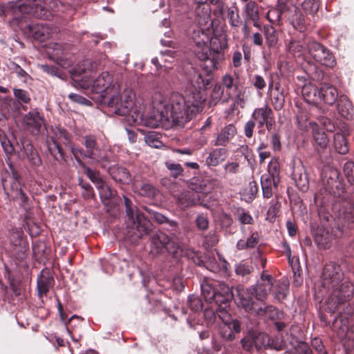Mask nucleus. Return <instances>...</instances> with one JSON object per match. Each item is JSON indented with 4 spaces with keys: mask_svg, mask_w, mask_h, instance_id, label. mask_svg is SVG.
I'll return each mask as SVG.
<instances>
[{
    "mask_svg": "<svg viewBox=\"0 0 354 354\" xmlns=\"http://www.w3.org/2000/svg\"><path fill=\"white\" fill-rule=\"evenodd\" d=\"M96 67L95 62L86 59L75 67L71 75L76 86L99 94L98 100L100 102L105 95L116 92L119 89V85L113 75L107 71L101 73L94 78L93 73Z\"/></svg>",
    "mask_w": 354,
    "mask_h": 354,
    "instance_id": "nucleus-1",
    "label": "nucleus"
},
{
    "mask_svg": "<svg viewBox=\"0 0 354 354\" xmlns=\"http://www.w3.org/2000/svg\"><path fill=\"white\" fill-rule=\"evenodd\" d=\"M334 224L330 229L317 227L313 232L315 243L320 250H327L335 238L347 233V230L354 227V205L344 201L333 204Z\"/></svg>",
    "mask_w": 354,
    "mask_h": 354,
    "instance_id": "nucleus-2",
    "label": "nucleus"
},
{
    "mask_svg": "<svg viewBox=\"0 0 354 354\" xmlns=\"http://www.w3.org/2000/svg\"><path fill=\"white\" fill-rule=\"evenodd\" d=\"M322 286L331 293L326 301V310L334 313L339 306L348 301L353 294V284L344 277L339 265L334 262L326 263L322 276Z\"/></svg>",
    "mask_w": 354,
    "mask_h": 354,
    "instance_id": "nucleus-3",
    "label": "nucleus"
},
{
    "mask_svg": "<svg viewBox=\"0 0 354 354\" xmlns=\"http://www.w3.org/2000/svg\"><path fill=\"white\" fill-rule=\"evenodd\" d=\"M205 100L199 92L186 93L185 96L178 93L172 94L169 102H167L172 125L178 128L184 127L203 111Z\"/></svg>",
    "mask_w": 354,
    "mask_h": 354,
    "instance_id": "nucleus-4",
    "label": "nucleus"
},
{
    "mask_svg": "<svg viewBox=\"0 0 354 354\" xmlns=\"http://www.w3.org/2000/svg\"><path fill=\"white\" fill-rule=\"evenodd\" d=\"M169 106L167 102H153V109L146 115L136 109L131 115L129 123L140 124L150 128H157L169 123Z\"/></svg>",
    "mask_w": 354,
    "mask_h": 354,
    "instance_id": "nucleus-5",
    "label": "nucleus"
},
{
    "mask_svg": "<svg viewBox=\"0 0 354 354\" xmlns=\"http://www.w3.org/2000/svg\"><path fill=\"white\" fill-rule=\"evenodd\" d=\"M196 21L198 25L192 28L191 39L194 44V53L201 60L207 57L209 50L207 44L212 33V28H210L212 23L207 11L202 16L198 15Z\"/></svg>",
    "mask_w": 354,
    "mask_h": 354,
    "instance_id": "nucleus-6",
    "label": "nucleus"
},
{
    "mask_svg": "<svg viewBox=\"0 0 354 354\" xmlns=\"http://www.w3.org/2000/svg\"><path fill=\"white\" fill-rule=\"evenodd\" d=\"M100 103L107 106L111 111L117 115L128 117V122L131 120V115L137 109L135 108V93L130 90H124L122 93L119 89L109 95H105Z\"/></svg>",
    "mask_w": 354,
    "mask_h": 354,
    "instance_id": "nucleus-7",
    "label": "nucleus"
},
{
    "mask_svg": "<svg viewBox=\"0 0 354 354\" xmlns=\"http://www.w3.org/2000/svg\"><path fill=\"white\" fill-rule=\"evenodd\" d=\"M124 203L126 212L125 223L127 227L133 232V234L138 239H141L144 236L149 234L152 230V223L149 218L138 210L134 205L132 201L124 196Z\"/></svg>",
    "mask_w": 354,
    "mask_h": 354,
    "instance_id": "nucleus-8",
    "label": "nucleus"
},
{
    "mask_svg": "<svg viewBox=\"0 0 354 354\" xmlns=\"http://www.w3.org/2000/svg\"><path fill=\"white\" fill-rule=\"evenodd\" d=\"M209 41L207 57L201 59L203 62L202 67L207 74L218 68L224 59V50L227 48V36L225 34L209 37Z\"/></svg>",
    "mask_w": 354,
    "mask_h": 354,
    "instance_id": "nucleus-9",
    "label": "nucleus"
},
{
    "mask_svg": "<svg viewBox=\"0 0 354 354\" xmlns=\"http://www.w3.org/2000/svg\"><path fill=\"white\" fill-rule=\"evenodd\" d=\"M151 252L156 254L167 252L177 261L183 255V250L177 242L163 232H158L152 236Z\"/></svg>",
    "mask_w": 354,
    "mask_h": 354,
    "instance_id": "nucleus-10",
    "label": "nucleus"
},
{
    "mask_svg": "<svg viewBox=\"0 0 354 354\" xmlns=\"http://www.w3.org/2000/svg\"><path fill=\"white\" fill-rule=\"evenodd\" d=\"M322 183L324 189L326 192L333 195L335 198H339L335 203L348 200L344 197L345 191L344 184L339 177V172L335 169H330L324 173L322 178ZM353 205V203L349 201Z\"/></svg>",
    "mask_w": 354,
    "mask_h": 354,
    "instance_id": "nucleus-11",
    "label": "nucleus"
},
{
    "mask_svg": "<svg viewBox=\"0 0 354 354\" xmlns=\"http://www.w3.org/2000/svg\"><path fill=\"white\" fill-rule=\"evenodd\" d=\"M191 190L182 192L177 198L178 202L184 207H187L197 204L203 205L204 194L209 192L205 189V185L199 182L192 183L189 185Z\"/></svg>",
    "mask_w": 354,
    "mask_h": 354,
    "instance_id": "nucleus-12",
    "label": "nucleus"
},
{
    "mask_svg": "<svg viewBox=\"0 0 354 354\" xmlns=\"http://www.w3.org/2000/svg\"><path fill=\"white\" fill-rule=\"evenodd\" d=\"M56 3L53 0H29L26 3L19 5V10L37 18L48 19L50 10L55 8Z\"/></svg>",
    "mask_w": 354,
    "mask_h": 354,
    "instance_id": "nucleus-13",
    "label": "nucleus"
},
{
    "mask_svg": "<svg viewBox=\"0 0 354 354\" xmlns=\"http://www.w3.org/2000/svg\"><path fill=\"white\" fill-rule=\"evenodd\" d=\"M310 56L318 63L329 68L336 65V59L333 53L321 43L311 40L307 44Z\"/></svg>",
    "mask_w": 354,
    "mask_h": 354,
    "instance_id": "nucleus-14",
    "label": "nucleus"
},
{
    "mask_svg": "<svg viewBox=\"0 0 354 354\" xmlns=\"http://www.w3.org/2000/svg\"><path fill=\"white\" fill-rule=\"evenodd\" d=\"M84 146L87 158L91 159L93 163H100L102 168H106V163L109 162V157L106 151L100 148L95 137L93 136H85Z\"/></svg>",
    "mask_w": 354,
    "mask_h": 354,
    "instance_id": "nucleus-15",
    "label": "nucleus"
},
{
    "mask_svg": "<svg viewBox=\"0 0 354 354\" xmlns=\"http://www.w3.org/2000/svg\"><path fill=\"white\" fill-rule=\"evenodd\" d=\"M6 162L8 166L9 170L12 174L13 182L11 184V189L10 192H8V196L14 201H19L21 206H26L28 203V197L26 193L23 191L20 183L19 178L20 175L15 169L11 160L7 158Z\"/></svg>",
    "mask_w": 354,
    "mask_h": 354,
    "instance_id": "nucleus-16",
    "label": "nucleus"
},
{
    "mask_svg": "<svg viewBox=\"0 0 354 354\" xmlns=\"http://www.w3.org/2000/svg\"><path fill=\"white\" fill-rule=\"evenodd\" d=\"M236 291L238 306L243 308L246 312L252 314L257 306V304L253 299L255 297L254 288L251 287L248 288H239Z\"/></svg>",
    "mask_w": 354,
    "mask_h": 354,
    "instance_id": "nucleus-17",
    "label": "nucleus"
},
{
    "mask_svg": "<svg viewBox=\"0 0 354 354\" xmlns=\"http://www.w3.org/2000/svg\"><path fill=\"white\" fill-rule=\"evenodd\" d=\"M192 73L190 76L191 87L186 93L193 94L199 92L203 97H205V91L209 88L212 79L210 77H203L202 75L192 67Z\"/></svg>",
    "mask_w": 354,
    "mask_h": 354,
    "instance_id": "nucleus-18",
    "label": "nucleus"
},
{
    "mask_svg": "<svg viewBox=\"0 0 354 354\" xmlns=\"http://www.w3.org/2000/svg\"><path fill=\"white\" fill-rule=\"evenodd\" d=\"M252 314L261 318L273 321L283 319L285 317L283 312L272 305L264 303L260 305L257 304Z\"/></svg>",
    "mask_w": 354,
    "mask_h": 354,
    "instance_id": "nucleus-19",
    "label": "nucleus"
},
{
    "mask_svg": "<svg viewBox=\"0 0 354 354\" xmlns=\"http://www.w3.org/2000/svg\"><path fill=\"white\" fill-rule=\"evenodd\" d=\"M292 177L295 185L302 192H306L309 188V179L306 167L301 162L293 167Z\"/></svg>",
    "mask_w": 354,
    "mask_h": 354,
    "instance_id": "nucleus-20",
    "label": "nucleus"
},
{
    "mask_svg": "<svg viewBox=\"0 0 354 354\" xmlns=\"http://www.w3.org/2000/svg\"><path fill=\"white\" fill-rule=\"evenodd\" d=\"M28 33L35 40L39 41H44L52 37V28L43 24H37L35 25H29Z\"/></svg>",
    "mask_w": 354,
    "mask_h": 354,
    "instance_id": "nucleus-21",
    "label": "nucleus"
},
{
    "mask_svg": "<svg viewBox=\"0 0 354 354\" xmlns=\"http://www.w3.org/2000/svg\"><path fill=\"white\" fill-rule=\"evenodd\" d=\"M24 122L32 133H38L44 124V120L36 109L29 111L24 117Z\"/></svg>",
    "mask_w": 354,
    "mask_h": 354,
    "instance_id": "nucleus-22",
    "label": "nucleus"
},
{
    "mask_svg": "<svg viewBox=\"0 0 354 354\" xmlns=\"http://www.w3.org/2000/svg\"><path fill=\"white\" fill-rule=\"evenodd\" d=\"M236 132V128L234 124H230L225 126L217 134L216 140L213 141V145L214 146L226 147L235 136Z\"/></svg>",
    "mask_w": 354,
    "mask_h": 354,
    "instance_id": "nucleus-23",
    "label": "nucleus"
},
{
    "mask_svg": "<svg viewBox=\"0 0 354 354\" xmlns=\"http://www.w3.org/2000/svg\"><path fill=\"white\" fill-rule=\"evenodd\" d=\"M337 111L338 113L346 120H351L354 117V108L348 97L341 95L337 101Z\"/></svg>",
    "mask_w": 354,
    "mask_h": 354,
    "instance_id": "nucleus-24",
    "label": "nucleus"
},
{
    "mask_svg": "<svg viewBox=\"0 0 354 354\" xmlns=\"http://www.w3.org/2000/svg\"><path fill=\"white\" fill-rule=\"evenodd\" d=\"M302 95L308 103L319 104L321 102V86L313 84H305L302 88Z\"/></svg>",
    "mask_w": 354,
    "mask_h": 354,
    "instance_id": "nucleus-25",
    "label": "nucleus"
},
{
    "mask_svg": "<svg viewBox=\"0 0 354 354\" xmlns=\"http://www.w3.org/2000/svg\"><path fill=\"white\" fill-rule=\"evenodd\" d=\"M17 239L15 240L11 239L12 243V254L18 260L22 261L27 257V252L28 250V243L21 239L19 234H17Z\"/></svg>",
    "mask_w": 354,
    "mask_h": 354,
    "instance_id": "nucleus-26",
    "label": "nucleus"
},
{
    "mask_svg": "<svg viewBox=\"0 0 354 354\" xmlns=\"http://www.w3.org/2000/svg\"><path fill=\"white\" fill-rule=\"evenodd\" d=\"M339 95L337 88L328 84H324L321 86V102L326 104L333 105L339 99Z\"/></svg>",
    "mask_w": 354,
    "mask_h": 354,
    "instance_id": "nucleus-27",
    "label": "nucleus"
},
{
    "mask_svg": "<svg viewBox=\"0 0 354 354\" xmlns=\"http://www.w3.org/2000/svg\"><path fill=\"white\" fill-rule=\"evenodd\" d=\"M142 209L149 214L150 219H153L158 224H167L168 225V230H175L177 227V223L175 221L169 220L162 214L157 212L148 207H143Z\"/></svg>",
    "mask_w": 354,
    "mask_h": 354,
    "instance_id": "nucleus-28",
    "label": "nucleus"
},
{
    "mask_svg": "<svg viewBox=\"0 0 354 354\" xmlns=\"http://www.w3.org/2000/svg\"><path fill=\"white\" fill-rule=\"evenodd\" d=\"M273 116V111L268 105L255 109L252 114V118L257 122L259 127H262L264 122Z\"/></svg>",
    "mask_w": 354,
    "mask_h": 354,
    "instance_id": "nucleus-29",
    "label": "nucleus"
},
{
    "mask_svg": "<svg viewBox=\"0 0 354 354\" xmlns=\"http://www.w3.org/2000/svg\"><path fill=\"white\" fill-rule=\"evenodd\" d=\"M280 179L272 178V177L262 175L261 177V185L264 198H270L273 194V188H277Z\"/></svg>",
    "mask_w": 354,
    "mask_h": 354,
    "instance_id": "nucleus-30",
    "label": "nucleus"
},
{
    "mask_svg": "<svg viewBox=\"0 0 354 354\" xmlns=\"http://www.w3.org/2000/svg\"><path fill=\"white\" fill-rule=\"evenodd\" d=\"M333 329L340 338L344 337L349 329L348 317L340 313L333 322Z\"/></svg>",
    "mask_w": 354,
    "mask_h": 354,
    "instance_id": "nucleus-31",
    "label": "nucleus"
},
{
    "mask_svg": "<svg viewBox=\"0 0 354 354\" xmlns=\"http://www.w3.org/2000/svg\"><path fill=\"white\" fill-rule=\"evenodd\" d=\"M227 151L225 148H216L213 149L206 158V164L208 166H217L227 157Z\"/></svg>",
    "mask_w": 354,
    "mask_h": 354,
    "instance_id": "nucleus-32",
    "label": "nucleus"
},
{
    "mask_svg": "<svg viewBox=\"0 0 354 354\" xmlns=\"http://www.w3.org/2000/svg\"><path fill=\"white\" fill-rule=\"evenodd\" d=\"M313 128V133L314 140L317 146L321 149H325L327 147L329 138L324 131H323L316 123H310Z\"/></svg>",
    "mask_w": 354,
    "mask_h": 354,
    "instance_id": "nucleus-33",
    "label": "nucleus"
},
{
    "mask_svg": "<svg viewBox=\"0 0 354 354\" xmlns=\"http://www.w3.org/2000/svg\"><path fill=\"white\" fill-rule=\"evenodd\" d=\"M250 235L246 240L240 239L237 241L236 248L239 250L254 248L259 241V234L257 231L250 230Z\"/></svg>",
    "mask_w": 354,
    "mask_h": 354,
    "instance_id": "nucleus-34",
    "label": "nucleus"
},
{
    "mask_svg": "<svg viewBox=\"0 0 354 354\" xmlns=\"http://www.w3.org/2000/svg\"><path fill=\"white\" fill-rule=\"evenodd\" d=\"M255 290V298L257 300L262 301L266 299L273 288V283L269 281H259L255 286H250Z\"/></svg>",
    "mask_w": 354,
    "mask_h": 354,
    "instance_id": "nucleus-35",
    "label": "nucleus"
},
{
    "mask_svg": "<svg viewBox=\"0 0 354 354\" xmlns=\"http://www.w3.org/2000/svg\"><path fill=\"white\" fill-rule=\"evenodd\" d=\"M108 171L115 181L127 182L130 180V174L126 168L117 165L109 167Z\"/></svg>",
    "mask_w": 354,
    "mask_h": 354,
    "instance_id": "nucleus-36",
    "label": "nucleus"
},
{
    "mask_svg": "<svg viewBox=\"0 0 354 354\" xmlns=\"http://www.w3.org/2000/svg\"><path fill=\"white\" fill-rule=\"evenodd\" d=\"M53 281V278L49 275L45 276L40 274L39 276L37 279V290L40 297L47 295Z\"/></svg>",
    "mask_w": 354,
    "mask_h": 354,
    "instance_id": "nucleus-37",
    "label": "nucleus"
},
{
    "mask_svg": "<svg viewBox=\"0 0 354 354\" xmlns=\"http://www.w3.org/2000/svg\"><path fill=\"white\" fill-rule=\"evenodd\" d=\"M223 93V88L220 84H215L211 93V98L209 100L210 105H216L217 102L221 100H222L223 102H228L231 97V95L227 93L224 97L222 99Z\"/></svg>",
    "mask_w": 354,
    "mask_h": 354,
    "instance_id": "nucleus-38",
    "label": "nucleus"
},
{
    "mask_svg": "<svg viewBox=\"0 0 354 354\" xmlns=\"http://www.w3.org/2000/svg\"><path fill=\"white\" fill-rule=\"evenodd\" d=\"M47 146L49 153L57 161L60 162L64 160V151L54 138L47 142Z\"/></svg>",
    "mask_w": 354,
    "mask_h": 354,
    "instance_id": "nucleus-39",
    "label": "nucleus"
},
{
    "mask_svg": "<svg viewBox=\"0 0 354 354\" xmlns=\"http://www.w3.org/2000/svg\"><path fill=\"white\" fill-rule=\"evenodd\" d=\"M288 290L289 283L286 280L279 281L274 287L273 293L275 299L279 301L283 300L288 293Z\"/></svg>",
    "mask_w": 354,
    "mask_h": 354,
    "instance_id": "nucleus-40",
    "label": "nucleus"
},
{
    "mask_svg": "<svg viewBox=\"0 0 354 354\" xmlns=\"http://www.w3.org/2000/svg\"><path fill=\"white\" fill-rule=\"evenodd\" d=\"M134 188L142 196L153 198L157 194V189L151 185L147 183H136Z\"/></svg>",
    "mask_w": 354,
    "mask_h": 354,
    "instance_id": "nucleus-41",
    "label": "nucleus"
},
{
    "mask_svg": "<svg viewBox=\"0 0 354 354\" xmlns=\"http://www.w3.org/2000/svg\"><path fill=\"white\" fill-rule=\"evenodd\" d=\"M333 139L336 151L339 153L346 154L348 151V146L345 136L340 133H336Z\"/></svg>",
    "mask_w": 354,
    "mask_h": 354,
    "instance_id": "nucleus-42",
    "label": "nucleus"
},
{
    "mask_svg": "<svg viewBox=\"0 0 354 354\" xmlns=\"http://www.w3.org/2000/svg\"><path fill=\"white\" fill-rule=\"evenodd\" d=\"M97 189L99 191L100 197L102 203L105 205H108L109 200L115 195V191L112 189L105 181Z\"/></svg>",
    "mask_w": 354,
    "mask_h": 354,
    "instance_id": "nucleus-43",
    "label": "nucleus"
},
{
    "mask_svg": "<svg viewBox=\"0 0 354 354\" xmlns=\"http://www.w3.org/2000/svg\"><path fill=\"white\" fill-rule=\"evenodd\" d=\"M17 143L20 148V151L18 152L19 155L22 158H27L30 156V153L32 154L33 151H36L28 139L21 138L19 142H17Z\"/></svg>",
    "mask_w": 354,
    "mask_h": 354,
    "instance_id": "nucleus-44",
    "label": "nucleus"
},
{
    "mask_svg": "<svg viewBox=\"0 0 354 354\" xmlns=\"http://www.w3.org/2000/svg\"><path fill=\"white\" fill-rule=\"evenodd\" d=\"M0 142L3 151L6 154V158H5V160L7 158H8L10 160L9 156L12 155L14 153L15 147L12 144L11 141L10 140V139L8 138L6 133L1 129H0Z\"/></svg>",
    "mask_w": 354,
    "mask_h": 354,
    "instance_id": "nucleus-45",
    "label": "nucleus"
},
{
    "mask_svg": "<svg viewBox=\"0 0 354 354\" xmlns=\"http://www.w3.org/2000/svg\"><path fill=\"white\" fill-rule=\"evenodd\" d=\"M227 18L232 27H239L241 24L239 10L235 5L227 8Z\"/></svg>",
    "mask_w": 354,
    "mask_h": 354,
    "instance_id": "nucleus-46",
    "label": "nucleus"
},
{
    "mask_svg": "<svg viewBox=\"0 0 354 354\" xmlns=\"http://www.w3.org/2000/svg\"><path fill=\"white\" fill-rule=\"evenodd\" d=\"M245 11L248 17L254 22V24L256 25L259 19L257 4L253 1H248L245 5Z\"/></svg>",
    "mask_w": 354,
    "mask_h": 354,
    "instance_id": "nucleus-47",
    "label": "nucleus"
},
{
    "mask_svg": "<svg viewBox=\"0 0 354 354\" xmlns=\"http://www.w3.org/2000/svg\"><path fill=\"white\" fill-rule=\"evenodd\" d=\"M270 100L274 110L280 111L283 109L285 103L284 92H272L270 93Z\"/></svg>",
    "mask_w": 354,
    "mask_h": 354,
    "instance_id": "nucleus-48",
    "label": "nucleus"
},
{
    "mask_svg": "<svg viewBox=\"0 0 354 354\" xmlns=\"http://www.w3.org/2000/svg\"><path fill=\"white\" fill-rule=\"evenodd\" d=\"M287 48L293 56L300 57L304 54L305 47L301 41L292 39L288 44Z\"/></svg>",
    "mask_w": 354,
    "mask_h": 354,
    "instance_id": "nucleus-49",
    "label": "nucleus"
},
{
    "mask_svg": "<svg viewBox=\"0 0 354 354\" xmlns=\"http://www.w3.org/2000/svg\"><path fill=\"white\" fill-rule=\"evenodd\" d=\"M84 173L89 180L95 184L96 188H100L102 183L105 181L98 171L91 169L90 167L86 168Z\"/></svg>",
    "mask_w": 354,
    "mask_h": 354,
    "instance_id": "nucleus-50",
    "label": "nucleus"
},
{
    "mask_svg": "<svg viewBox=\"0 0 354 354\" xmlns=\"http://www.w3.org/2000/svg\"><path fill=\"white\" fill-rule=\"evenodd\" d=\"M78 185L83 189L82 195L84 199H90L95 196V192L92 186L81 177L78 178Z\"/></svg>",
    "mask_w": 354,
    "mask_h": 354,
    "instance_id": "nucleus-51",
    "label": "nucleus"
},
{
    "mask_svg": "<svg viewBox=\"0 0 354 354\" xmlns=\"http://www.w3.org/2000/svg\"><path fill=\"white\" fill-rule=\"evenodd\" d=\"M302 8L306 13L314 15L319 10V0H304Z\"/></svg>",
    "mask_w": 354,
    "mask_h": 354,
    "instance_id": "nucleus-52",
    "label": "nucleus"
},
{
    "mask_svg": "<svg viewBox=\"0 0 354 354\" xmlns=\"http://www.w3.org/2000/svg\"><path fill=\"white\" fill-rule=\"evenodd\" d=\"M265 37L269 47H274L277 45L278 35L277 30L273 27L267 28L265 30Z\"/></svg>",
    "mask_w": 354,
    "mask_h": 354,
    "instance_id": "nucleus-53",
    "label": "nucleus"
},
{
    "mask_svg": "<svg viewBox=\"0 0 354 354\" xmlns=\"http://www.w3.org/2000/svg\"><path fill=\"white\" fill-rule=\"evenodd\" d=\"M165 164L167 169L169 171L170 176L174 178L183 176L184 169L180 164L174 163L170 161H167Z\"/></svg>",
    "mask_w": 354,
    "mask_h": 354,
    "instance_id": "nucleus-54",
    "label": "nucleus"
},
{
    "mask_svg": "<svg viewBox=\"0 0 354 354\" xmlns=\"http://www.w3.org/2000/svg\"><path fill=\"white\" fill-rule=\"evenodd\" d=\"M264 176L272 177V178L280 179L279 178V164L276 159H272L268 167V173Z\"/></svg>",
    "mask_w": 354,
    "mask_h": 354,
    "instance_id": "nucleus-55",
    "label": "nucleus"
},
{
    "mask_svg": "<svg viewBox=\"0 0 354 354\" xmlns=\"http://www.w3.org/2000/svg\"><path fill=\"white\" fill-rule=\"evenodd\" d=\"M201 292L205 301L212 303L216 292L210 284L205 283L201 284Z\"/></svg>",
    "mask_w": 354,
    "mask_h": 354,
    "instance_id": "nucleus-56",
    "label": "nucleus"
},
{
    "mask_svg": "<svg viewBox=\"0 0 354 354\" xmlns=\"http://www.w3.org/2000/svg\"><path fill=\"white\" fill-rule=\"evenodd\" d=\"M187 305L194 312H198L203 308V302L196 295H189L187 300Z\"/></svg>",
    "mask_w": 354,
    "mask_h": 354,
    "instance_id": "nucleus-57",
    "label": "nucleus"
},
{
    "mask_svg": "<svg viewBox=\"0 0 354 354\" xmlns=\"http://www.w3.org/2000/svg\"><path fill=\"white\" fill-rule=\"evenodd\" d=\"M222 83L227 91L234 88H238L239 77L234 79L231 75L225 74L222 77Z\"/></svg>",
    "mask_w": 354,
    "mask_h": 354,
    "instance_id": "nucleus-58",
    "label": "nucleus"
},
{
    "mask_svg": "<svg viewBox=\"0 0 354 354\" xmlns=\"http://www.w3.org/2000/svg\"><path fill=\"white\" fill-rule=\"evenodd\" d=\"M13 94L15 98L21 103L28 104L30 102L28 92L21 88H13Z\"/></svg>",
    "mask_w": 354,
    "mask_h": 354,
    "instance_id": "nucleus-59",
    "label": "nucleus"
},
{
    "mask_svg": "<svg viewBox=\"0 0 354 354\" xmlns=\"http://www.w3.org/2000/svg\"><path fill=\"white\" fill-rule=\"evenodd\" d=\"M218 241V236L214 232H209L204 236L203 245L207 249H211Z\"/></svg>",
    "mask_w": 354,
    "mask_h": 354,
    "instance_id": "nucleus-60",
    "label": "nucleus"
},
{
    "mask_svg": "<svg viewBox=\"0 0 354 354\" xmlns=\"http://www.w3.org/2000/svg\"><path fill=\"white\" fill-rule=\"evenodd\" d=\"M232 299H227V297L225 295H221L218 293L215 294V297L212 299V302H214L217 306V308H229V303Z\"/></svg>",
    "mask_w": 354,
    "mask_h": 354,
    "instance_id": "nucleus-61",
    "label": "nucleus"
},
{
    "mask_svg": "<svg viewBox=\"0 0 354 354\" xmlns=\"http://www.w3.org/2000/svg\"><path fill=\"white\" fill-rule=\"evenodd\" d=\"M258 185L256 181L252 180L248 183V187L244 189V194L250 200L254 199L258 193Z\"/></svg>",
    "mask_w": 354,
    "mask_h": 354,
    "instance_id": "nucleus-62",
    "label": "nucleus"
},
{
    "mask_svg": "<svg viewBox=\"0 0 354 354\" xmlns=\"http://www.w3.org/2000/svg\"><path fill=\"white\" fill-rule=\"evenodd\" d=\"M344 172L348 181L354 184V162L351 161L346 162L344 165Z\"/></svg>",
    "mask_w": 354,
    "mask_h": 354,
    "instance_id": "nucleus-63",
    "label": "nucleus"
},
{
    "mask_svg": "<svg viewBox=\"0 0 354 354\" xmlns=\"http://www.w3.org/2000/svg\"><path fill=\"white\" fill-rule=\"evenodd\" d=\"M311 345L317 354H328L327 351L320 338L314 337L312 339Z\"/></svg>",
    "mask_w": 354,
    "mask_h": 354,
    "instance_id": "nucleus-64",
    "label": "nucleus"
}]
</instances>
